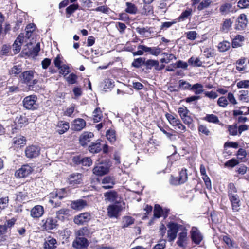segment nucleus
Listing matches in <instances>:
<instances>
[{
  "label": "nucleus",
  "instance_id": "1",
  "mask_svg": "<svg viewBox=\"0 0 249 249\" xmlns=\"http://www.w3.org/2000/svg\"><path fill=\"white\" fill-rule=\"evenodd\" d=\"M167 227L168 228L167 238L169 242L174 241L177 237L178 231L184 229L183 226L173 222H169Z\"/></svg>",
  "mask_w": 249,
  "mask_h": 249
},
{
  "label": "nucleus",
  "instance_id": "2",
  "mask_svg": "<svg viewBox=\"0 0 249 249\" xmlns=\"http://www.w3.org/2000/svg\"><path fill=\"white\" fill-rule=\"evenodd\" d=\"M125 203L113 204L109 205L107 208V213L110 218H117L119 213L124 207Z\"/></svg>",
  "mask_w": 249,
  "mask_h": 249
},
{
  "label": "nucleus",
  "instance_id": "3",
  "mask_svg": "<svg viewBox=\"0 0 249 249\" xmlns=\"http://www.w3.org/2000/svg\"><path fill=\"white\" fill-rule=\"evenodd\" d=\"M106 202L114 203V204L124 203L122 197L114 190L107 192L104 194Z\"/></svg>",
  "mask_w": 249,
  "mask_h": 249
},
{
  "label": "nucleus",
  "instance_id": "4",
  "mask_svg": "<svg viewBox=\"0 0 249 249\" xmlns=\"http://www.w3.org/2000/svg\"><path fill=\"white\" fill-rule=\"evenodd\" d=\"M37 97L36 95H30L25 97L23 105L25 108L29 110H35L37 108Z\"/></svg>",
  "mask_w": 249,
  "mask_h": 249
},
{
  "label": "nucleus",
  "instance_id": "5",
  "mask_svg": "<svg viewBox=\"0 0 249 249\" xmlns=\"http://www.w3.org/2000/svg\"><path fill=\"white\" fill-rule=\"evenodd\" d=\"M34 72L33 71H27L22 73L20 78L22 82L30 86L36 84L37 80L33 79Z\"/></svg>",
  "mask_w": 249,
  "mask_h": 249
},
{
  "label": "nucleus",
  "instance_id": "6",
  "mask_svg": "<svg viewBox=\"0 0 249 249\" xmlns=\"http://www.w3.org/2000/svg\"><path fill=\"white\" fill-rule=\"evenodd\" d=\"M33 171V169L30 165L24 164L15 172V176L17 178H24L28 176Z\"/></svg>",
  "mask_w": 249,
  "mask_h": 249
},
{
  "label": "nucleus",
  "instance_id": "7",
  "mask_svg": "<svg viewBox=\"0 0 249 249\" xmlns=\"http://www.w3.org/2000/svg\"><path fill=\"white\" fill-rule=\"evenodd\" d=\"M42 227L46 230H51L55 229L58 226L57 221L55 218L48 217L41 221Z\"/></svg>",
  "mask_w": 249,
  "mask_h": 249
},
{
  "label": "nucleus",
  "instance_id": "8",
  "mask_svg": "<svg viewBox=\"0 0 249 249\" xmlns=\"http://www.w3.org/2000/svg\"><path fill=\"white\" fill-rule=\"evenodd\" d=\"M40 147L34 145L27 146L25 150V156L29 159L37 157L40 154Z\"/></svg>",
  "mask_w": 249,
  "mask_h": 249
},
{
  "label": "nucleus",
  "instance_id": "9",
  "mask_svg": "<svg viewBox=\"0 0 249 249\" xmlns=\"http://www.w3.org/2000/svg\"><path fill=\"white\" fill-rule=\"evenodd\" d=\"M247 24V16L245 14H241L236 19L235 29L237 30H243L246 28Z\"/></svg>",
  "mask_w": 249,
  "mask_h": 249
},
{
  "label": "nucleus",
  "instance_id": "10",
  "mask_svg": "<svg viewBox=\"0 0 249 249\" xmlns=\"http://www.w3.org/2000/svg\"><path fill=\"white\" fill-rule=\"evenodd\" d=\"M83 175L80 173H75L71 174L68 178L69 184L72 186H76L81 184L83 182Z\"/></svg>",
  "mask_w": 249,
  "mask_h": 249
},
{
  "label": "nucleus",
  "instance_id": "11",
  "mask_svg": "<svg viewBox=\"0 0 249 249\" xmlns=\"http://www.w3.org/2000/svg\"><path fill=\"white\" fill-rule=\"evenodd\" d=\"M44 213V207L41 205H37L31 209L30 216L34 219H38L42 216Z\"/></svg>",
  "mask_w": 249,
  "mask_h": 249
},
{
  "label": "nucleus",
  "instance_id": "12",
  "mask_svg": "<svg viewBox=\"0 0 249 249\" xmlns=\"http://www.w3.org/2000/svg\"><path fill=\"white\" fill-rule=\"evenodd\" d=\"M138 49L143 50L144 52L149 53L156 56L159 55L161 52V49L159 47H149L144 45H139Z\"/></svg>",
  "mask_w": 249,
  "mask_h": 249
},
{
  "label": "nucleus",
  "instance_id": "13",
  "mask_svg": "<svg viewBox=\"0 0 249 249\" xmlns=\"http://www.w3.org/2000/svg\"><path fill=\"white\" fill-rule=\"evenodd\" d=\"M233 20L231 18H223L220 24V31L228 33L231 29Z\"/></svg>",
  "mask_w": 249,
  "mask_h": 249
},
{
  "label": "nucleus",
  "instance_id": "14",
  "mask_svg": "<svg viewBox=\"0 0 249 249\" xmlns=\"http://www.w3.org/2000/svg\"><path fill=\"white\" fill-rule=\"evenodd\" d=\"M12 147L14 149L21 148L26 144V140L24 136H19L13 139Z\"/></svg>",
  "mask_w": 249,
  "mask_h": 249
},
{
  "label": "nucleus",
  "instance_id": "15",
  "mask_svg": "<svg viewBox=\"0 0 249 249\" xmlns=\"http://www.w3.org/2000/svg\"><path fill=\"white\" fill-rule=\"evenodd\" d=\"M91 218L90 213H84L79 214L75 217L74 222L78 225H82L84 223L89 221Z\"/></svg>",
  "mask_w": 249,
  "mask_h": 249
},
{
  "label": "nucleus",
  "instance_id": "16",
  "mask_svg": "<svg viewBox=\"0 0 249 249\" xmlns=\"http://www.w3.org/2000/svg\"><path fill=\"white\" fill-rule=\"evenodd\" d=\"M109 171L108 167L107 165L103 163H100L94 167L93 169V173L97 176H103L108 173Z\"/></svg>",
  "mask_w": 249,
  "mask_h": 249
},
{
  "label": "nucleus",
  "instance_id": "17",
  "mask_svg": "<svg viewBox=\"0 0 249 249\" xmlns=\"http://www.w3.org/2000/svg\"><path fill=\"white\" fill-rule=\"evenodd\" d=\"M191 238L196 244H199L203 239V236L196 227H193L191 231Z\"/></svg>",
  "mask_w": 249,
  "mask_h": 249
},
{
  "label": "nucleus",
  "instance_id": "18",
  "mask_svg": "<svg viewBox=\"0 0 249 249\" xmlns=\"http://www.w3.org/2000/svg\"><path fill=\"white\" fill-rule=\"evenodd\" d=\"M220 16H226L233 12L232 5L231 3H225L222 4L219 8Z\"/></svg>",
  "mask_w": 249,
  "mask_h": 249
},
{
  "label": "nucleus",
  "instance_id": "19",
  "mask_svg": "<svg viewBox=\"0 0 249 249\" xmlns=\"http://www.w3.org/2000/svg\"><path fill=\"white\" fill-rule=\"evenodd\" d=\"M94 134L90 132H84L79 137V142L82 146H85L93 138Z\"/></svg>",
  "mask_w": 249,
  "mask_h": 249
},
{
  "label": "nucleus",
  "instance_id": "20",
  "mask_svg": "<svg viewBox=\"0 0 249 249\" xmlns=\"http://www.w3.org/2000/svg\"><path fill=\"white\" fill-rule=\"evenodd\" d=\"M24 40V33H20L13 45L14 53L16 54L19 52L21 49V44L23 42Z\"/></svg>",
  "mask_w": 249,
  "mask_h": 249
},
{
  "label": "nucleus",
  "instance_id": "21",
  "mask_svg": "<svg viewBox=\"0 0 249 249\" xmlns=\"http://www.w3.org/2000/svg\"><path fill=\"white\" fill-rule=\"evenodd\" d=\"M72 245L73 247L80 249L87 247L88 245V242L86 238L82 237H77L73 242Z\"/></svg>",
  "mask_w": 249,
  "mask_h": 249
},
{
  "label": "nucleus",
  "instance_id": "22",
  "mask_svg": "<svg viewBox=\"0 0 249 249\" xmlns=\"http://www.w3.org/2000/svg\"><path fill=\"white\" fill-rule=\"evenodd\" d=\"M187 240V230L184 228L178 234L177 244L178 246L182 247L186 244Z\"/></svg>",
  "mask_w": 249,
  "mask_h": 249
},
{
  "label": "nucleus",
  "instance_id": "23",
  "mask_svg": "<svg viewBox=\"0 0 249 249\" xmlns=\"http://www.w3.org/2000/svg\"><path fill=\"white\" fill-rule=\"evenodd\" d=\"M86 125V121L81 118L75 119L73 121L72 129L75 131H81L85 127Z\"/></svg>",
  "mask_w": 249,
  "mask_h": 249
},
{
  "label": "nucleus",
  "instance_id": "24",
  "mask_svg": "<svg viewBox=\"0 0 249 249\" xmlns=\"http://www.w3.org/2000/svg\"><path fill=\"white\" fill-rule=\"evenodd\" d=\"M167 215L168 211L167 210L164 212L159 205H155L154 210V218H159L161 216H163L165 218Z\"/></svg>",
  "mask_w": 249,
  "mask_h": 249
},
{
  "label": "nucleus",
  "instance_id": "25",
  "mask_svg": "<svg viewBox=\"0 0 249 249\" xmlns=\"http://www.w3.org/2000/svg\"><path fill=\"white\" fill-rule=\"evenodd\" d=\"M102 183L104 185L103 188L104 189H110L113 188L115 184V179L112 177L107 176L102 179Z\"/></svg>",
  "mask_w": 249,
  "mask_h": 249
},
{
  "label": "nucleus",
  "instance_id": "26",
  "mask_svg": "<svg viewBox=\"0 0 249 249\" xmlns=\"http://www.w3.org/2000/svg\"><path fill=\"white\" fill-rule=\"evenodd\" d=\"M57 131L59 134H63L65 133L70 128L68 122L64 121H60L57 124Z\"/></svg>",
  "mask_w": 249,
  "mask_h": 249
},
{
  "label": "nucleus",
  "instance_id": "27",
  "mask_svg": "<svg viewBox=\"0 0 249 249\" xmlns=\"http://www.w3.org/2000/svg\"><path fill=\"white\" fill-rule=\"evenodd\" d=\"M87 205L86 202L83 200H78L71 202V207L74 210H80Z\"/></svg>",
  "mask_w": 249,
  "mask_h": 249
},
{
  "label": "nucleus",
  "instance_id": "28",
  "mask_svg": "<svg viewBox=\"0 0 249 249\" xmlns=\"http://www.w3.org/2000/svg\"><path fill=\"white\" fill-rule=\"evenodd\" d=\"M230 201L232 204V208L235 211H238L240 206V200L237 194H233V195L229 196Z\"/></svg>",
  "mask_w": 249,
  "mask_h": 249
},
{
  "label": "nucleus",
  "instance_id": "29",
  "mask_svg": "<svg viewBox=\"0 0 249 249\" xmlns=\"http://www.w3.org/2000/svg\"><path fill=\"white\" fill-rule=\"evenodd\" d=\"M102 149V146L101 145L99 140H98L96 142H93L89 147V151L92 153H97L99 152Z\"/></svg>",
  "mask_w": 249,
  "mask_h": 249
},
{
  "label": "nucleus",
  "instance_id": "30",
  "mask_svg": "<svg viewBox=\"0 0 249 249\" xmlns=\"http://www.w3.org/2000/svg\"><path fill=\"white\" fill-rule=\"evenodd\" d=\"M145 66L147 69H151L153 67H154L156 70L160 69L159 68V61L155 60L148 59L145 61Z\"/></svg>",
  "mask_w": 249,
  "mask_h": 249
},
{
  "label": "nucleus",
  "instance_id": "31",
  "mask_svg": "<svg viewBox=\"0 0 249 249\" xmlns=\"http://www.w3.org/2000/svg\"><path fill=\"white\" fill-rule=\"evenodd\" d=\"M56 240L54 238H48L44 243L45 249H54L56 247Z\"/></svg>",
  "mask_w": 249,
  "mask_h": 249
},
{
  "label": "nucleus",
  "instance_id": "32",
  "mask_svg": "<svg viewBox=\"0 0 249 249\" xmlns=\"http://www.w3.org/2000/svg\"><path fill=\"white\" fill-rule=\"evenodd\" d=\"M165 116L170 124L173 127L179 121V119L176 114L166 113Z\"/></svg>",
  "mask_w": 249,
  "mask_h": 249
},
{
  "label": "nucleus",
  "instance_id": "33",
  "mask_svg": "<svg viewBox=\"0 0 249 249\" xmlns=\"http://www.w3.org/2000/svg\"><path fill=\"white\" fill-rule=\"evenodd\" d=\"M192 15V9L189 8L184 11H183L181 15L178 18L179 21H182L186 19L190 18Z\"/></svg>",
  "mask_w": 249,
  "mask_h": 249
},
{
  "label": "nucleus",
  "instance_id": "34",
  "mask_svg": "<svg viewBox=\"0 0 249 249\" xmlns=\"http://www.w3.org/2000/svg\"><path fill=\"white\" fill-rule=\"evenodd\" d=\"M126 8L125 11L131 14H135L137 13L138 9L136 5L129 2H126Z\"/></svg>",
  "mask_w": 249,
  "mask_h": 249
},
{
  "label": "nucleus",
  "instance_id": "35",
  "mask_svg": "<svg viewBox=\"0 0 249 249\" xmlns=\"http://www.w3.org/2000/svg\"><path fill=\"white\" fill-rule=\"evenodd\" d=\"M224 242L227 244L229 249H236L237 245L233 241H232L227 236H224L223 237Z\"/></svg>",
  "mask_w": 249,
  "mask_h": 249
},
{
  "label": "nucleus",
  "instance_id": "36",
  "mask_svg": "<svg viewBox=\"0 0 249 249\" xmlns=\"http://www.w3.org/2000/svg\"><path fill=\"white\" fill-rule=\"evenodd\" d=\"M145 58L144 57H139L138 58L135 59L132 63V66L139 68L142 65L145 66Z\"/></svg>",
  "mask_w": 249,
  "mask_h": 249
},
{
  "label": "nucleus",
  "instance_id": "37",
  "mask_svg": "<svg viewBox=\"0 0 249 249\" xmlns=\"http://www.w3.org/2000/svg\"><path fill=\"white\" fill-rule=\"evenodd\" d=\"M102 118V112L100 108H96L93 112V119L94 122H99Z\"/></svg>",
  "mask_w": 249,
  "mask_h": 249
},
{
  "label": "nucleus",
  "instance_id": "38",
  "mask_svg": "<svg viewBox=\"0 0 249 249\" xmlns=\"http://www.w3.org/2000/svg\"><path fill=\"white\" fill-rule=\"evenodd\" d=\"M178 179L181 184H183L188 180V174L186 169H182L179 174Z\"/></svg>",
  "mask_w": 249,
  "mask_h": 249
},
{
  "label": "nucleus",
  "instance_id": "39",
  "mask_svg": "<svg viewBox=\"0 0 249 249\" xmlns=\"http://www.w3.org/2000/svg\"><path fill=\"white\" fill-rule=\"evenodd\" d=\"M106 137L111 143L114 142L116 140L115 131L113 130H108L106 132Z\"/></svg>",
  "mask_w": 249,
  "mask_h": 249
},
{
  "label": "nucleus",
  "instance_id": "40",
  "mask_svg": "<svg viewBox=\"0 0 249 249\" xmlns=\"http://www.w3.org/2000/svg\"><path fill=\"white\" fill-rule=\"evenodd\" d=\"M203 88L202 85L197 83L192 86L191 90L193 91L196 95H199L203 92Z\"/></svg>",
  "mask_w": 249,
  "mask_h": 249
},
{
  "label": "nucleus",
  "instance_id": "41",
  "mask_svg": "<svg viewBox=\"0 0 249 249\" xmlns=\"http://www.w3.org/2000/svg\"><path fill=\"white\" fill-rule=\"evenodd\" d=\"M78 7L79 5L78 4H72L67 7L66 9L67 17L69 18L71 14L78 9Z\"/></svg>",
  "mask_w": 249,
  "mask_h": 249
},
{
  "label": "nucleus",
  "instance_id": "42",
  "mask_svg": "<svg viewBox=\"0 0 249 249\" xmlns=\"http://www.w3.org/2000/svg\"><path fill=\"white\" fill-rule=\"evenodd\" d=\"M244 40V37L241 35H237L235 38L233 40L232 45V47H237L241 46V43Z\"/></svg>",
  "mask_w": 249,
  "mask_h": 249
},
{
  "label": "nucleus",
  "instance_id": "43",
  "mask_svg": "<svg viewBox=\"0 0 249 249\" xmlns=\"http://www.w3.org/2000/svg\"><path fill=\"white\" fill-rule=\"evenodd\" d=\"M188 63L194 67H200L202 63L198 58L191 57L188 60Z\"/></svg>",
  "mask_w": 249,
  "mask_h": 249
},
{
  "label": "nucleus",
  "instance_id": "44",
  "mask_svg": "<svg viewBox=\"0 0 249 249\" xmlns=\"http://www.w3.org/2000/svg\"><path fill=\"white\" fill-rule=\"evenodd\" d=\"M40 50V43H37L33 49L30 51L29 55L32 57H35L38 55Z\"/></svg>",
  "mask_w": 249,
  "mask_h": 249
},
{
  "label": "nucleus",
  "instance_id": "45",
  "mask_svg": "<svg viewBox=\"0 0 249 249\" xmlns=\"http://www.w3.org/2000/svg\"><path fill=\"white\" fill-rule=\"evenodd\" d=\"M240 100L245 102L249 101V93L247 90H242L240 91V95L239 96Z\"/></svg>",
  "mask_w": 249,
  "mask_h": 249
},
{
  "label": "nucleus",
  "instance_id": "46",
  "mask_svg": "<svg viewBox=\"0 0 249 249\" xmlns=\"http://www.w3.org/2000/svg\"><path fill=\"white\" fill-rule=\"evenodd\" d=\"M198 130L200 134H202L205 136H209L211 134V132L206 125L200 124L198 126Z\"/></svg>",
  "mask_w": 249,
  "mask_h": 249
},
{
  "label": "nucleus",
  "instance_id": "47",
  "mask_svg": "<svg viewBox=\"0 0 249 249\" xmlns=\"http://www.w3.org/2000/svg\"><path fill=\"white\" fill-rule=\"evenodd\" d=\"M230 47V43L225 41L219 43V51L224 52L227 51Z\"/></svg>",
  "mask_w": 249,
  "mask_h": 249
},
{
  "label": "nucleus",
  "instance_id": "48",
  "mask_svg": "<svg viewBox=\"0 0 249 249\" xmlns=\"http://www.w3.org/2000/svg\"><path fill=\"white\" fill-rule=\"evenodd\" d=\"M178 87H179V88L181 89H183V90L190 89V90H191L192 86L189 83H188L186 81H185L183 80H180L179 81Z\"/></svg>",
  "mask_w": 249,
  "mask_h": 249
},
{
  "label": "nucleus",
  "instance_id": "49",
  "mask_svg": "<svg viewBox=\"0 0 249 249\" xmlns=\"http://www.w3.org/2000/svg\"><path fill=\"white\" fill-rule=\"evenodd\" d=\"M173 127L180 133H183L186 130L185 126L181 123L180 120Z\"/></svg>",
  "mask_w": 249,
  "mask_h": 249
},
{
  "label": "nucleus",
  "instance_id": "50",
  "mask_svg": "<svg viewBox=\"0 0 249 249\" xmlns=\"http://www.w3.org/2000/svg\"><path fill=\"white\" fill-rule=\"evenodd\" d=\"M153 13V7L152 6L149 5V4H145L143 6V9L142 10V14L143 15H150Z\"/></svg>",
  "mask_w": 249,
  "mask_h": 249
},
{
  "label": "nucleus",
  "instance_id": "51",
  "mask_svg": "<svg viewBox=\"0 0 249 249\" xmlns=\"http://www.w3.org/2000/svg\"><path fill=\"white\" fill-rule=\"evenodd\" d=\"M228 131L229 134L232 136H236L238 135V127L237 124L229 125L228 127Z\"/></svg>",
  "mask_w": 249,
  "mask_h": 249
},
{
  "label": "nucleus",
  "instance_id": "52",
  "mask_svg": "<svg viewBox=\"0 0 249 249\" xmlns=\"http://www.w3.org/2000/svg\"><path fill=\"white\" fill-rule=\"evenodd\" d=\"M9 202L8 197L0 198V213L8 206Z\"/></svg>",
  "mask_w": 249,
  "mask_h": 249
},
{
  "label": "nucleus",
  "instance_id": "53",
  "mask_svg": "<svg viewBox=\"0 0 249 249\" xmlns=\"http://www.w3.org/2000/svg\"><path fill=\"white\" fill-rule=\"evenodd\" d=\"M204 120L210 123H216L218 122V118L213 114H208L204 118Z\"/></svg>",
  "mask_w": 249,
  "mask_h": 249
},
{
  "label": "nucleus",
  "instance_id": "54",
  "mask_svg": "<svg viewBox=\"0 0 249 249\" xmlns=\"http://www.w3.org/2000/svg\"><path fill=\"white\" fill-rule=\"evenodd\" d=\"M21 71V67L19 65L14 66L10 71V74L13 76H16Z\"/></svg>",
  "mask_w": 249,
  "mask_h": 249
},
{
  "label": "nucleus",
  "instance_id": "55",
  "mask_svg": "<svg viewBox=\"0 0 249 249\" xmlns=\"http://www.w3.org/2000/svg\"><path fill=\"white\" fill-rule=\"evenodd\" d=\"M237 6L240 9L248 8L249 7V0H239L237 3Z\"/></svg>",
  "mask_w": 249,
  "mask_h": 249
},
{
  "label": "nucleus",
  "instance_id": "56",
  "mask_svg": "<svg viewBox=\"0 0 249 249\" xmlns=\"http://www.w3.org/2000/svg\"><path fill=\"white\" fill-rule=\"evenodd\" d=\"M77 76L74 73H71L66 77V80L70 84H73L76 82Z\"/></svg>",
  "mask_w": 249,
  "mask_h": 249
},
{
  "label": "nucleus",
  "instance_id": "57",
  "mask_svg": "<svg viewBox=\"0 0 249 249\" xmlns=\"http://www.w3.org/2000/svg\"><path fill=\"white\" fill-rule=\"evenodd\" d=\"M238 164H239L238 160H236V159L233 158V159H231L229 160L228 161H227L225 163V165L227 167L232 168Z\"/></svg>",
  "mask_w": 249,
  "mask_h": 249
},
{
  "label": "nucleus",
  "instance_id": "58",
  "mask_svg": "<svg viewBox=\"0 0 249 249\" xmlns=\"http://www.w3.org/2000/svg\"><path fill=\"white\" fill-rule=\"evenodd\" d=\"M188 112L189 110L185 107H179L178 109V113L181 118L188 115Z\"/></svg>",
  "mask_w": 249,
  "mask_h": 249
},
{
  "label": "nucleus",
  "instance_id": "59",
  "mask_svg": "<svg viewBox=\"0 0 249 249\" xmlns=\"http://www.w3.org/2000/svg\"><path fill=\"white\" fill-rule=\"evenodd\" d=\"M211 2V1L210 0H204L202 1L197 7L198 10L200 11L208 7L210 5Z\"/></svg>",
  "mask_w": 249,
  "mask_h": 249
},
{
  "label": "nucleus",
  "instance_id": "60",
  "mask_svg": "<svg viewBox=\"0 0 249 249\" xmlns=\"http://www.w3.org/2000/svg\"><path fill=\"white\" fill-rule=\"evenodd\" d=\"M169 183L171 185L175 186L181 184L178 178L175 177L172 175L171 176L169 179Z\"/></svg>",
  "mask_w": 249,
  "mask_h": 249
},
{
  "label": "nucleus",
  "instance_id": "61",
  "mask_svg": "<svg viewBox=\"0 0 249 249\" xmlns=\"http://www.w3.org/2000/svg\"><path fill=\"white\" fill-rule=\"evenodd\" d=\"M236 192L237 190L234 184L231 183H230L228 185L229 196L233 195L234 194H237Z\"/></svg>",
  "mask_w": 249,
  "mask_h": 249
},
{
  "label": "nucleus",
  "instance_id": "62",
  "mask_svg": "<svg viewBox=\"0 0 249 249\" xmlns=\"http://www.w3.org/2000/svg\"><path fill=\"white\" fill-rule=\"evenodd\" d=\"M92 160L89 157H84L82 158V165L85 166H89L92 164Z\"/></svg>",
  "mask_w": 249,
  "mask_h": 249
},
{
  "label": "nucleus",
  "instance_id": "63",
  "mask_svg": "<svg viewBox=\"0 0 249 249\" xmlns=\"http://www.w3.org/2000/svg\"><path fill=\"white\" fill-rule=\"evenodd\" d=\"M249 86V80H242L238 82L237 87L238 88H246Z\"/></svg>",
  "mask_w": 249,
  "mask_h": 249
},
{
  "label": "nucleus",
  "instance_id": "64",
  "mask_svg": "<svg viewBox=\"0 0 249 249\" xmlns=\"http://www.w3.org/2000/svg\"><path fill=\"white\" fill-rule=\"evenodd\" d=\"M166 245V240H161L159 242V243L156 244L154 247V249H164Z\"/></svg>",
  "mask_w": 249,
  "mask_h": 249
}]
</instances>
